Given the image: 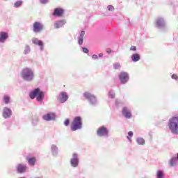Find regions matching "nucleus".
Instances as JSON below:
<instances>
[{"label":"nucleus","instance_id":"obj_1","mask_svg":"<svg viewBox=\"0 0 178 178\" xmlns=\"http://www.w3.org/2000/svg\"><path fill=\"white\" fill-rule=\"evenodd\" d=\"M29 97L31 99H34V98H36L38 102H41L42 99H44V92L41 91L40 88H37L33 91L30 92Z\"/></svg>","mask_w":178,"mask_h":178},{"label":"nucleus","instance_id":"obj_2","mask_svg":"<svg viewBox=\"0 0 178 178\" xmlns=\"http://www.w3.org/2000/svg\"><path fill=\"white\" fill-rule=\"evenodd\" d=\"M169 129L173 134H178V117H172L169 120Z\"/></svg>","mask_w":178,"mask_h":178},{"label":"nucleus","instance_id":"obj_3","mask_svg":"<svg viewBox=\"0 0 178 178\" xmlns=\"http://www.w3.org/2000/svg\"><path fill=\"white\" fill-rule=\"evenodd\" d=\"M21 76L24 80L31 81L34 79V72L30 68H25L22 70Z\"/></svg>","mask_w":178,"mask_h":178},{"label":"nucleus","instance_id":"obj_4","mask_svg":"<svg viewBox=\"0 0 178 178\" xmlns=\"http://www.w3.org/2000/svg\"><path fill=\"white\" fill-rule=\"evenodd\" d=\"M82 126L81 117H76L72 122L71 130L72 131H76V130L81 129Z\"/></svg>","mask_w":178,"mask_h":178},{"label":"nucleus","instance_id":"obj_5","mask_svg":"<svg viewBox=\"0 0 178 178\" xmlns=\"http://www.w3.org/2000/svg\"><path fill=\"white\" fill-rule=\"evenodd\" d=\"M44 30V26L41 22H35L33 24V31L34 33H41Z\"/></svg>","mask_w":178,"mask_h":178},{"label":"nucleus","instance_id":"obj_6","mask_svg":"<svg viewBox=\"0 0 178 178\" xmlns=\"http://www.w3.org/2000/svg\"><path fill=\"white\" fill-rule=\"evenodd\" d=\"M69 99V96L67 95V93L66 92H62L60 93L58 101L60 104H63L64 102H66Z\"/></svg>","mask_w":178,"mask_h":178},{"label":"nucleus","instance_id":"obj_7","mask_svg":"<svg viewBox=\"0 0 178 178\" xmlns=\"http://www.w3.org/2000/svg\"><path fill=\"white\" fill-rule=\"evenodd\" d=\"M119 79L122 84H125V83L129 81V74H127V72H122L120 74Z\"/></svg>","mask_w":178,"mask_h":178},{"label":"nucleus","instance_id":"obj_8","mask_svg":"<svg viewBox=\"0 0 178 178\" xmlns=\"http://www.w3.org/2000/svg\"><path fill=\"white\" fill-rule=\"evenodd\" d=\"M97 133L100 137L108 136V129L105 127H101L97 129Z\"/></svg>","mask_w":178,"mask_h":178},{"label":"nucleus","instance_id":"obj_9","mask_svg":"<svg viewBox=\"0 0 178 178\" xmlns=\"http://www.w3.org/2000/svg\"><path fill=\"white\" fill-rule=\"evenodd\" d=\"M10 116H12V110L8 107H5L3 111V117L5 119H8V118H10Z\"/></svg>","mask_w":178,"mask_h":178},{"label":"nucleus","instance_id":"obj_10","mask_svg":"<svg viewBox=\"0 0 178 178\" xmlns=\"http://www.w3.org/2000/svg\"><path fill=\"white\" fill-rule=\"evenodd\" d=\"M122 115L126 118L127 119H131V111L127 107H124L122 108Z\"/></svg>","mask_w":178,"mask_h":178},{"label":"nucleus","instance_id":"obj_11","mask_svg":"<svg viewBox=\"0 0 178 178\" xmlns=\"http://www.w3.org/2000/svg\"><path fill=\"white\" fill-rule=\"evenodd\" d=\"M55 118H56V115H55V113H49L43 115L44 120H47V122L54 120V119H55Z\"/></svg>","mask_w":178,"mask_h":178},{"label":"nucleus","instance_id":"obj_12","mask_svg":"<svg viewBox=\"0 0 178 178\" xmlns=\"http://www.w3.org/2000/svg\"><path fill=\"white\" fill-rule=\"evenodd\" d=\"M74 159H71V165L74 168H77L79 165V159H77V154L76 153L73 154Z\"/></svg>","mask_w":178,"mask_h":178},{"label":"nucleus","instance_id":"obj_13","mask_svg":"<svg viewBox=\"0 0 178 178\" xmlns=\"http://www.w3.org/2000/svg\"><path fill=\"white\" fill-rule=\"evenodd\" d=\"M65 24H66V20L65 19L57 21L54 23V28L60 29V27H63Z\"/></svg>","mask_w":178,"mask_h":178},{"label":"nucleus","instance_id":"obj_14","mask_svg":"<svg viewBox=\"0 0 178 178\" xmlns=\"http://www.w3.org/2000/svg\"><path fill=\"white\" fill-rule=\"evenodd\" d=\"M18 173H23L27 170V167L23 164H19L17 167Z\"/></svg>","mask_w":178,"mask_h":178},{"label":"nucleus","instance_id":"obj_15","mask_svg":"<svg viewBox=\"0 0 178 178\" xmlns=\"http://www.w3.org/2000/svg\"><path fill=\"white\" fill-rule=\"evenodd\" d=\"M63 9L62 8H55L54 13H53V16H63Z\"/></svg>","mask_w":178,"mask_h":178},{"label":"nucleus","instance_id":"obj_16","mask_svg":"<svg viewBox=\"0 0 178 178\" xmlns=\"http://www.w3.org/2000/svg\"><path fill=\"white\" fill-rule=\"evenodd\" d=\"M8 37V33L0 32V42H5Z\"/></svg>","mask_w":178,"mask_h":178},{"label":"nucleus","instance_id":"obj_17","mask_svg":"<svg viewBox=\"0 0 178 178\" xmlns=\"http://www.w3.org/2000/svg\"><path fill=\"white\" fill-rule=\"evenodd\" d=\"M26 160L28 161V163L31 166H34V165H35V162H37V159H35V157H32V158L27 157Z\"/></svg>","mask_w":178,"mask_h":178},{"label":"nucleus","instance_id":"obj_18","mask_svg":"<svg viewBox=\"0 0 178 178\" xmlns=\"http://www.w3.org/2000/svg\"><path fill=\"white\" fill-rule=\"evenodd\" d=\"M83 96L85 97V98H86V99H89V101H92V99H95V96L91 95V93L90 92H85L83 94Z\"/></svg>","mask_w":178,"mask_h":178},{"label":"nucleus","instance_id":"obj_19","mask_svg":"<svg viewBox=\"0 0 178 178\" xmlns=\"http://www.w3.org/2000/svg\"><path fill=\"white\" fill-rule=\"evenodd\" d=\"M32 42H33V44H35V45H39V47H41L42 48V47H43V45H44V44L42 43V41L39 40L37 39V38H33V39L32 40Z\"/></svg>","mask_w":178,"mask_h":178},{"label":"nucleus","instance_id":"obj_20","mask_svg":"<svg viewBox=\"0 0 178 178\" xmlns=\"http://www.w3.org/2000/svg\"><path fill=\"white\" fill-rule=\"evenodd\" d=\"M131 59L134 62H138L140 59V54H134L131 56Z\"/></svg>","mask_w":178,"mask_h":178},{"label":"nucleus","instance_id":"obj_21","mask_svg":"<svg viewBox=\"0 0 178 178\" xmlns=\"http://www.w3.org/2000/svg\"><path fill=\"white\" fill-rule=\"evenodd\" d=\"M136 141L139 145H144V144H145V140H144L143 138H138Z\"/></svg>","mask_w":178,"mask_h":178},{"label":"nucleus","instance_id":"obj_22","mask_svg":"<svg viewBox=\"0 0 178 178\" xmlns=\"http://www.w3.org/2000/svg\"><path fill=\"white\" fill-rule=\"evenodd\" d=\"M4 103L8 104L10 102V97L9 96H4L3 98Z\"/></svg>","mask_w":178,"mask_h":178},{"label":"nucleus","instance_id":"obj_23","mask_svg":"<svg viewBox=\"0 0 178 178\" xmlns=\"http://www.w3.org/2000/svg\"><path fill=\"white\" fill-rule=\"evenodd\" d=\"M162 24H163V19H159L156 21V25L158 27H161V26H162Z\"/></svg>","mask_w":178,"mask_h":178},{"label":"nucleus","instance_id":"obj_24","mask_svg":"<svg viewBox=\"0 0 178 178\" xmlns=\"http://www.w3.org/2000/svg\"><path fill=\"white\" fill-rule=\"evenodd\" d=\"M22 3H23L22 1H16L14 6L15 8H19V6H22Z\"/></svg>","mask_w":178,"mask_h":178},{"label":"nucleus","instance_id":"obj_25","mask_svg":"<svg viewBox=\"0 0 178 178\" xmlns=\"http://www.w3.org/2000/svg\"><path fill=\"white\" fill-rule=\"evenodd\" d=\"M163 172L158 171L157 172V178H163Z\"/></svg>","mask_w":178,"mask_h":178},{"label":"nucleus","instance_id":"obj_26","mask_svg":"<svg viewBox=\"0 0 178 178\" xmlns=\"http://www.w3.org/2000/svg\"><path fill=\"white\" fill-rule=\"evenodd\" d=\"M175 163H176V159H171L170 162V166H175Z\"/></svg>","mask_w":178,"mask_h":178},{"label":"nucleus","instance_id":"obj_27","mask_svg":"<svg viewBox=\"0 0 178 178\" xmlns=\"http://www.w3.org/2000/svg\"><path fill=\"white\" fill-rule=\"evenodd\" d=\"M114 69H115V70L120 69V63H115Z\"/></svg>","mask_w":178,"mask_h":178},{"label":"nucleus","instance_id":"obj_28","mask_svg":"<svg viewBox=\"0 0 178 178\" xmlns=\"http://www.w3.org/2000/svg\"><path fill=\"white\" fill-rule=\"evenodd\" d=\"M108 10L111 12H113V10H115V8L113 6H108Z\"/></svg>","mask_w":178,"mask_h":178},{"label":"nucleus","instance_id":"obj_29","mask_svg":"<svg viewBox=\"0 0 178 178\" xmlns=\"http://www.w3.org/2000/svg\"><path fill=\"white\" fill-rule=\"evenodd\" d=\"M70 123V121L69 120V119L65 120V121L64 122L65 126H69Z\"/></svg>","mask_w":178,"mask_h":178},{"label":"nucleus","instance_id":"obj_30","mask_svg":"<svg viewBox=\"0 0 178 178\" xmlns=\"http://www.w3.org/2000/svg\"><path fill=\"white\" fill-rule=\"evenodd\" d=\"M79 45H83V38H79Z\"/></svg>","mask_w":178,"mask_h":178},{"label":"nucleus","instance_id":"obj_31","mask_svg":"<svg viewBox=\"0 0 178 178\" xmlns=\"http://www.w3.org/2000/svg\"><path fill=\"white\" fill-rule=\"evenodd\" d=\"M172 79H174L175 80H177V79H178L177 74H172Z\"/></svg>","mask_w":178,"mask_h":178},{"label":"nucleus","instance_id":"obj_32","mask_svg":"<svg viewBox=\"0 0 178 178\" xmlns=\"http://www.w3.org/2000/svg\"><path fill=\"white\" fill-rule=\"evenodd\" d=\"M136 49H137V47L136 46H131L130 47L131 51H136Z\"/></svg>","mask_w":178,"mask_h":178},{"label":"nucleus","instance_id":"obj_33","mask_svg":"<svg viewBox=\"0 0 178 178\" xmlns=\"http://www.w3.org/2000/svg\"><path fill=\"white\" fill-rule=\"evenodd\" d=\"M82 49L83 52H84L85 54H88V49L83 47Z\"/></svg>","mask_w":178,"mask_h":178},{"label":"nucleus","instance_id":"obj_34","mask_svg":"<svg viewBox=\"0 0 178 178\" xmlns=\"http://www.w3.org/2000/svg\"><path fill=\"white\" fill-rule=\"evenodd\" d=\"M109 97H111V98H115V94L112 92H110Z\"/></svg>","mask_w":178,"mask_h":178},{"label":"nucleus","instance_id":"obj_35","mask_svg":"<svg viewBox=\"0 0 178 178\" xmlns=\"http://www.w3.org/2000/svg\"><path fill=\"white\" fill-rule=\"evenodd\" d=\"M86 34V33L83 31H82L81 32V34H80V37L79 38H83V37H84V35Z\"/></svg>","mask_w":178,"mask_h":178},{"label":"nucleus","instance_id":"obj_36","mask_svg":"<svg viewBox=\"0 0 178 178\" xmlns=\"http://www.w3.org/2000/svg\"><path fill=\"white\" fill-rule=\"evenodd\" d=\"M92 59H98V56L97 54H94L92 56Z\"/></svg>","mask_w":178,"mask_h":178},{"label":"nucleus","instance_id":"obj_37","mask_svg":"<svg viewBox=\"0 0 178 178\" xmlns=\"http://www.w3.org/2000/svg\"><path fill=\"white\" fill-rule=\"evenodd\" d=\"M41 3H47L48 2V0H40Z\"/></svg>","mask_w":178,"mask_h":178},{"label":"nucleus","instance_id":"obj_38","mask_svg":"<svg viewBox=\"0 0 178 178\" xmlns=\"http://www.w3.org/2000/svg\"><path fill=\"white\" fill-rule=\"evenodd\" d=\"M107 54H111L112 52V49H106Z\"/></svg>","mask_w":178,"mask_h":178},{"label":"nucleus","instance_id":"obj_39","mask_svg":"<svg viewBox=\"0 0 178 178\" xmlns=\"http://www.w3.org/2000/svg\"><path fill=\"white\" fill-rule=\"evenodd\" d=\"M128 136H129V137H131V136H133V131H129V132H128Z\"/></svg>","mask_w":178,"mask_h":178},{"label":"nucleus","instance_id":"obj_40","mask_svg":"<svg viewBox=\"0 0 178 178\" xmlns=\"http://www.w3.org/2000/svg\"><path fill=\"white\" fill-rule=\"evenodd\" d=\"M26 50L28 51V52H30V48L29 47H26Z\"/></svg>","mask_w":178,"mask_h":178},{"label":"nucleus","instance_id":"obj_41","mask_svg":"<svg viewBox=\"0 0 178 178\" xmlns=\"http://www.w3.org/2000/svg\"><path fill=\"white\" fill-rule=\"evenodd\" d=\"M103 55H104V54H99V56L101 57V56H103Z\"/></svg>","mask_w":178,"mask_h":178},{"label":"nucleus","instance_id":"obj_42","mask_svg":"<svg viewBox=\"0 0 178 178\" xmlns=\"http://www.w3.org/2000/svg\"><path fill=\"white\" fill-rule=\"evenodd\" d=\"M128 140H129V141H131V139H130V138L129 136H127Z\"/></svg>","mask_w":178,"mask_h":178}]
</instances>
